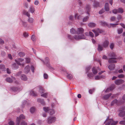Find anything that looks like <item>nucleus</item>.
<instances>
[{"mask_svg": "<svg viewBox=\"0 0 125 125\" xmlns=\"http://www.w3.org/2000/svg\"><path fill=\"white\" fill-rule=\"evenodd\" d=\"M25 62L26 63H29L30 62V59L28 58H25Z\"/></svg>", "mask_w": 125, "mask_h": 125, "instance_id": "nucleus-37", "label": "nucleus"}, {"mask_svg": "<svg viewBox=\"0 0 125 125\" xmlns=\"http://www.w3.org/2000/svg\"><path fill=\"white\" fill-rule=\"evenodd\" d=\"M84 30L82 28H78L76 31L77 34H82L84 32Z\"/></svg>", "mask_w": 125, "mask_h": 125, "instance_id": "nucleus-10", "label": "nucleus"}, {"mask_svg": "<svg viewBox=\"0 0 125 125\" xmlns=\"http://www.w3.org/2000/svg\"><path fill=\"white\" fill-rule=\"evenodd\" d=\"M74 17L75 19H77L78 20H79L81 18V17L80 15H78L77 13H76Z\"/></svg>", "mask_w": 125, "mask_h": 125, "instance_id": "nucleus-26", "label": "nucleus"}, {"mask_svg": "<svg viewBox=\"0 0 125 125\" xmlns=\"http://www.w3.org/2000/svg\"><path fill=\"white\" fill-rule=\"evenodd\" d=\"M98 68L99 69V68L98 67L97 68L95 67H94L92 69V71L93 74L94 75L98 73L97 69Z\"/></svg>", "mask_w": 125, "mask_h": 125, "instance_id": "nucleus-15", "label": "nucleus"}, {"mask_svg": "<svg viewBox=\"0 0 125 125\" xmlns=\"http://www.w3.org/2000/svg\"><path fill=\"white\" fill-rule=\"evenodd\" d=\"M31 40L33 41H35L36 40L35 36L34 35H32L31 37Z\"/></svg>", "mask_w": 125, "mask_h": 125, "instance_id": "nucleus-44", "label": "nucleus"}, {"mask_svg": "<svg viewBox=\"0 0 125 125\" xmlns=\"http://www.w3.org/2000/svg\"><path fill=\"white\" fill-rule=\"evenodd\" d=\"M23 13L26 15L28 17L30 16V15L29 13L26 11H24L23 12Z\"/></svg>", "mask_w": 125, "mask_h": 125, "instance_id": "nucleus-35", "label": "nucleus"}, {"mask_svg": "<svg viewBox=\"0 0 125 125\" xmlns=\"http://www.w3.org/2000/svg\"><path fill=\"white\" fill-rule=\"evenodd\" d=\"M104 9L106 11H108L110 10L109 4L108 3H106L105 5Z\"/></svg>", "mask_w": 125, "mask_h": 125, "instance_id": "nucleus-16", "label": "nucleus"}, {"mask_svg": "<svg viewBox=\"0 0 125 125\" xmlns=\"http://www.w3.org/2000/svg\"><path fill=\"white\" fill-rule=\"evenodd\" d=\"M103 49V47L101 45L99 44L98 45V47L97 48L98 50L99 51H102Z\"/></svg>", "mask_w": 125, "mask_h": 125, "instance_id": "nucleus-34", "label": "nucleus"}, {"mask_svg": "<svg viewBox=\"0 0 125 125\" xmlns=\"http://www.w3.org/2000/svg\"><path fill=\"white\" fill-rule=\"evenodd\" d=\"M118 102L117 100L115 99L113 100L111 103V105L112 106L114 105L115 104H116Z\"/></svg>", "mask_w": 125, "mask_h": 125, "instance_id": "nucleus-29", "label": "nucleus"}, {"mask_svg": "<svg viewBox=\"0 0 125 125\" xmlns=\"http://www.w3.org/2000/svg\"><path fill=\"white\" fill-rule=\"evenodd\" d=\"M21 21L22 23V24L23 26L25 27H26L27 26V23L26 22H25L22 20Z\"/></svg>", "mask_w": 125, "mask_h": 125, "instance_id": "nucleus-36", "label": "nucleus"}, {"mask_svg": "<svg viewBox=\"0 0 125 125\" xmlns=\"http://www.w3.org/2000/svg\"><path fill=\"white\" fill-rule=\"evenodd\" d=\"M31 70L33 73H34V67L32 65H31Z\"/></svg>", "mask_w": 125, "mask_h": 125, "instance_id": "nucleus-58", "label": "nucleus"}, {"mask_svg": "<svg viewBox=\"0 0 125 125\" xmlns=\"http://www.w3.org/2000/svg\"><path fill=\"white\" fill-rule=\"evenodd\" d=\"M23 35L25 37H27L28 36V33L26 32L24 33L23 34Z\"/></svg>", "mask_w": 125, "mask_h": 125, "instance_id": "nucleus-62", "label": "nucleus"}, {"mask_svg": "<svg viewBox=\"0 0 125 125\" xmlns=\"http://www.w3.org/2000/svg\"><path fill=\"white\" fill-rule=\"evenodd\" d=\"M115 65L114 64H111L108 66V68L111 71H112L115 69Z\"/></svg>", "mask_w": 125, "mask_h": 125, "instance_id": "nucleus-14", "label": "nucleus"}, {"mask_svg": "<svg viewBox=\"0 0 125 125\" xmlns=\"http://www.w3.org/2000/svg\"><path fill=\"white\" fill-rule=\"evenodd\" d=\"M28 93L29 94H35V92L33 89H32L29 91L28 92Z\"/></svg>", "mask_w": 125, "mask_h": 125, "instance_id": "nucleus-47", "label": "nucleus"}, {"mask_svg": "<svg viewBox=\"0 0 125 125\" xmlns=\"http://www.w3.org/2000/svg\"><path fill=\"white\" fill-rule=\"evenodd\" d=\"M43 77L44 79H47L48 78V75L46 73H44L43 74Z\"/></svg>", "mask_w": 125, "mask_h": 125, "instance_id": "nucleus-50", "label": "nucleus"}, {"mask_svg": "<svg viewBox=\"0 0 125 125\" xmlns=\"http://www.w3.org/2000/svg\"><path fill=\"white\" fill-rule=\"evenodd\" d=\"M18 55L20 57H23L25 55V54L24 52H19Z\"/></svg>", "mask_w": 125, "mask_h": 125, "instance_id": "nucleus-31", "label": "nucleus"}, {"mask_svg": "<svg viewBox=\"0 0 125 125\" xmlns=\"http://www.w3.org/2000/svg\"><path fill=\"white\" fill-rule=\"evenodd\" d=\"M67 78L69 79H71L73 77V76L71 74H68L67 75Z\"/></svg>", "mask_w": 125, "mask_h": 125, "instance_id": "nucleus-43", "label": "nucleus"}, {"mask_svg": "<svg viewBox=\"0 0 125 125\" xmlns=\"http://www.w3.org/2000/svg\"><path fill=\"white\" fill-rule=\"evenodd\" d=\"M118 13H122L124 12L122 8H119L118 9Z\"/></svg>", "mask_w": 125, "mask_h": 125, "instance_id": "nucleus-33", "label": "nucleus"}, {"mask_svg": "<svg viewBox=\"0 0 125 125\" xmlns=\"http://www.w3.org/2000/svg\"><path fill=\"white\" fill-rule=\"evenodd\" d=\"M68 37L71 40H73L74 38L76 40H78L80 39H86V38L85 36L83 34L81 35H75L74 36L73 38L71 37L70 35H68Z\"/></svg>", "mask_w": 125, "mask_h": 125, "instance_id": "nucleus-2", "label": "nucleus"}, {"mask_svg": "<svg viewBox=\"0 0 125 125\" xmlns=\"http://www.w3.org/2000/svg\"><path fill=\"white\" fill-rule=\"evenodd\" d=\"M110 96V95L109 94H107L104 96V98L105 99H107L109 98Z\"/></svg>", "mask_w": 125, "mask_h": 125, "instance_id": "nucleus-55", "label": "nucleus"}, {"mask_svg": "<svg viewBox=\"0 0 125 125\" xmlns=\"http://www.w3.org/2000/svg\"><path fill=\"white\" fill-rule=\"evenodd\" d=\"M30 71V67L29 65L26 66L24 69V72L25 73H28Z\"/></svg>", "mask_w": 125, "mask_h": 125, "instance_id": "nucleus-11", "label": "nucleus"}, {"mask_svg": "<svg viewBox=\"0 0 125 125\" xmlns=\"http://www.w3.org/2000/svg\"><path fill=\"white\" fill-rule=\"evenodd\" d=\"M95 79L96 80H98L100 79V75H96L95 76Z\"/></svg>", "mask_w": 125, "mask_h": 125, "instance_id": "nucleus-42", "label": "nucleus"}, {"mask_svg": "<svg viewBox=\"0 0 125 125\" xmlns=\"http://www.w3.org/2000/svg\"><path fill=\"white\" fill-rule=\"evenodd\" d=\"M4 43V41L1 38H0V44L1 45H3Z\"/></svg>", "mask_w": 125, "mask_h": 125, "instance_id": "nucleus-56", "label": "nucleus"}, {"mask_svg": "<svg viewBox=\"0 0 125 125\" xmlns=\"http://www.w3.org/2000/svg\"><path fill=\"white\" fill-rule=\"evenodd\" d=\"M93 31L94 33L95 34V37L99 35V34L96 32V31L95 30H93Z\"/></svg>", "mask_w": 125, "mask_h": 125, "instance_id": "nucleus-51", "label": "nucleus"}, {"mask_svg": "<svg viewBox=\"0 0 125 125\" xmlns=\"http://www.w3.org/2000/svg\"><path fill=\"white\" fill-rule=\"evenodd\" d=\"M9 124L10 125H14V122L12 121H10L9 123Z\"/></svg>", "mask_w": 125, "mask_h": 125, "instance_id": "nucleus-64", "label": "nucleus"}, {"mask_svg": "<svg viewBox=\"0 0 125 125\" xmlns=\"http://www.w3.org/2000/svg\"><path fill=\"white\" fill-rule=\"evenodd\" d=\"M119 116L120 117H123L125 115V111H122L120 112L119 114Z\"/></svg>", "mask_w": 125, "mask_h": 125, "instance_id": "nucleus-24", "label": "nucleus"}, {"mask_svg": "<svg viewBox=\"0 0 125 125\" xmlns=\"http://www.w3.org/2000/svg\"><path fill=\"white\" fill-rule=\"evenodd\" d=\"M5 81L6 82L9 83H11L14 82L16 83H18V82L16 80V79L15 77L11 76V78L10 77H7L5 80Z\"/></svg>", "mask_w": 125, "mask_h": 125, "instance_id": "nucleus-4", "label": "nucleus"}, {"mask_svg": "<svg viewBox=\"0 0 125 125\" xmlns=\"http://www.w3.org/2000/svg\"><path fill=\"white\" fill-rule=\"evenodd\" d=\"M102 32V31L100 29H98L96 30V32L98 34L99 33H101Z\"/></svg>", "mask_w": 125, "mask_h": 125, "instance_id": "nucleus-53", "label": "nucleus"}, {"mask_svg": "<svg viewBox=\"0 0 125 125\" xmlns=\"http://www.w3.org/2000/svg\"><path fill=\"white\" fill-rule=\"evenodd\" d=\"M125 81L124 80L121 79H119L116 80L115 81V83L117 85H119L122 84L124 83Z\"/></svg>", "mask_w": 125, "mask_h": 125, "instance_id": "nucleus-9", "label": "nucleus"}, {"mask_svg": "<svg viewBox=\"0 0 125 125\" xmlns=\"http://www.w3.org/2000/svg\"><path fill=\"white\" fill-rule=\"evenodd\" d=\"M123 31V30L122 28L119 29L118 30V33L119 34L121 33Z\"/></svg>", "mask_w": 125, "mask_h": 125, "instance_id": "nucleus-48", "label": "nucleus"}, {"mask_svg": "<svg viewBox=\"0 0 125 125\" xmlns=\"http://www.w3.org/2000/svg\"><path fill=\"white\" fill-rule=\"evenodd\" d=\"M91 6L90 5L87 4L84 8L85 11L89 16H90L89 12L90 11Z\"/></svg>", "mask_w": 125, "mask_h": 125, "instance_id": "nucleus-6", "label": "nucleus"}, {"mask_svg": "<svg viewBox=\"0 0 125 125\" xmlns=\"http://www.w3.org/2000/svg\"><path fill=\"white\" fill-rule=\"evenodd\" d=\"M56 120V118L55 117H50L48 118L47 123L50 124L54 122Z\"/></svg>", "mask_w": 125, "mask_h": 125, "instance_id": "nucleus-8", "label": "nucleus"}, {"mask_svg": "<svg viewBox=\"0 0 125 125\" xmlns=\"http://www.w3.org/2000/svg\"><path fill=\"white\" fill-rule=\"evenodd\" d=\"M99 5V3L98 2L95 1L94 2L93 4V6L94 7H98Z\"/></svg>", "mask_w": 125, "mask_h": 125, "instance_id": "nucleus-30", "label": "nucleus"}, {"mask_svg": "<svg viewBox=\"0 0 125 125\" xmlns=\"http://www.w3.org/2000/svg\"><path fill=\"white\" fill-rule=\"evenodd\" d=\"M37 101L39 103H40L42 105H44L45 104V102L43 99L40 98H38L37 99Z\"/></svg>", "mask_w": 125, "mask_h": 125, "instance_id": "nucleus-18", "label": "nucleus"}, {"mask_svg": "<svg viewBox=\"0 0 125 125\" xmlns=\"http://www.w3.org/2000/svg\"><path fill=\"white\" fill-rule=\"evenodd\" d=\"M8 58L10 60L12 59V57L11 55L10 54H9L8 55Z\"/></svg>", "mask_w": 125, "mask_h": 125, "instance_id": "nucleus-63", "label": "nucleus"}, {"mask_svg": "<svg viewBox=\"0 0 125 125\" xmlns=\"http://www.w3.org/2000/svg\"><path fill=\"white\" fill-rule=\"evenodd\" d=\"M93 73H88L87 74V76L90 79H92L94 77V75Z\"/></svg>", "mask_w": 125, "mask_h": 125, "instance_id": "nucleus-28", "label": "nucleus"}, {"mask_svg": "<svg viewBox=\"0 0 125 125\" xmlns=\"http://www.w3.org/2000/svg\"><path fill=\"white\" fill-rule=\"evenodd\" d=\"M115 88V86L114 85H112L109 88L110 90L111 91H112Z\"/></svg>", "mask_w": 125, "mask_h": 125, "instance_id": "nucleus-39", "label": "nucleus"}, {"mask_svg": "<svg viewBox=\"0 0 125 125\" xmlns=\"http://www.w3.org/2000/svg\"><path fill=\"white\" fill-rule=\"evenodd\" d=\"M118 24H112L110 23L108 26V27L109 28L111 27H115Z\"/></svg>", "mask_w": 125, "mask_h": 125, "instance_id": "nucleus-23", "label": "nucleus"}, {"mask_svg": "<svg viewBox=\"0 0 125 125\" xmlns=\"http://www.w3.org/2000/svg\"><path fill=\"white\" fill-rule=\"evenodd\" d=\"M119 124L121 125H125V120L121 121L119 122Z\"/></svg>", "mask_w": 125, "mask_h": 125, "instance_id": "nucleus-59", "label": "nucleus"}, {"mask_svg": "<svg viewBox=\"0 0 125 125\" xmlns=\"http://www.w3.org/2000/svg\"><path fill=\"white\" fill-rule=\"evenodd\" d=\"M0 68L2 71H5L6 69L4 65L3 64L0 65Z\"/></svg>", "mask_w": 125, "mask_h": 125, "instance_id": "nucleus-22", "label": "nucleus"}, {"mask_svg": "<svg viewBox=\"0 0 125 125\" xmlns=\"http://www.w3.org/2000/svg\"><path fill=\"white\" fill-rule=\"evenodd\" d=\"M12 68L14 69H17L19 67L18 65L16 63L13 64L12 66Z\"/></svg>", "mask_w": 125, "mask_h": 125, "instance_id": "nucleus-19", "label": "nucleus"}, {"mask_svg": "<svg viewBox=\"0 0 125 125\" xmlns=\"http://www.w3.org/2000/svg\"><path fill=\"white\" fill-rule=\"evenodd\" d=\"M11 90L13 91H15L18 90V88L16 87H13L11 88Z\"/></svg>", "mask_w": 125, "mask_h": 125, "instance_id": "nucleus-45", "label": "nucleus"}, {"mask_svg": "<svg viewBox=\"0 0 125 125\" xmlns=\"http://www.w3.org/2000/svg\"><path fill=\"white\" fill-rule=\"evenodd\" d=\"M24 61V59L22 58H18L16 59L15 62L19 65L22 66H24L25 65V63L23 62Z\"/></svg>", "mask_w": 125, "mask_h": 125, "instance_id": "nucleus-5", "label": "nucleus"}, {"mask_svg": "<svg viewBox=\"0 0 125 125\" xmlns=\"http://www.w3.org/2000/svg\"><path fill=\"white\" fill-rule=\"evenodd\" d=\"M29 11L31 13H33L35 11V9L33 6H31L29 8Z\"/></svg>", "mask_w": 125, "mask_h": 125, "instance_id": "nucleus-17", "label": "nucleus"}, {"mask_svg": "<svg viewBox=\"0 0 125 125\" xmlns=\"http://www.w3.org/2000/svg\"><path fill=\"white\" fill-rule=\"evenodd\" d=\"M104 91V92L105 93H107L109 92H110L111 91L110 90L109 88H107L106 90Z\"/></svg>", "mask_w": 125, "mask_h": 125, "instance_id": "nucleus-57", "label": "nucleus"}, {"mask_svg": "<svg viewBox=\"0 0 125 125\" xmlns=\"http://www.w3.org/2000/svg\"><path fill=\"white\" fill-rule=\"evenodd\" d=\"M21 125H27V123L24 121H22L21 123Z\"/></svg>", "mask_w": 125, "mask_h": 125, "instance_id": "nucleus-61", "label": "nucleus"}, {"mask_svg": "<svg viewBox=\"0 0 125 125\" xmlns=\"http://www.w3.org/2000/svg\"><path fill=\"white\" fill-rule=\"evenodd\" d=\"M22 73V71H20L18 72L15 75L16 76H19Z\"/></svg>", "mask_w": 125, "mask_h": 125, "instance_id": "nucleus-52", "label": "nucleus"}, {"mask_svg": "<svg viewBox=\"0 0 125 125\" xmlns=\"http://www.w3.org/2000/svg\"><path fill=\"white\" fill-rule=\"evenodd\" d=\"M112 12L113 13L116 14L118 13V9H114L112 10Z\"/></svg>", "mask_w": 125, "mask_h": 125, "instance_id": "nucleus-41", "label": "nucleus"}, {"mask_svg": "<svg viewBox=\"0 0 125 125\" xmlns=\"http://www.w3.org/2000/svg\"><path fill=\"white\" fill-rule=\"evenodd\" d=\"M34 19L33 18L31 17H29L28 19V21L29 23H33V22Z\"/></svg>", "mask_w": 125, "mask_h": 125, "instance_id": "nucleus-27", "label": "nucleus"}, {"mask_svg": "<svg viewBox=\"0 0 125 125\" xmlns=\"http://www.w3.org/2000/svg\"><path fill=\"white\" fill-rule=\"evenodd\" d=\"M70 32L72 34L75 33L76 32V31L73 28L72 29L70 30Z\"/></svg>", "mask_w": 125, "mask_h": 125, "instance_id": "nucleus-40", "label": "nucleus"}, {"mask_svg": "<svg viewBox=\"0 0 125 125\" xmlns=\"http://www.w3.org/2000/svg\"><path fill=\"white\" fill-rule=\"evenodd\" d=\"M116 19L115 17L114 16H112L111 17L110 19V21H114Z\"/></svg>", "mask_w": 125, "mask_h": 125, "instance_id": "nucleus-54", "label": "nucleus"}, {"mask_svg": "<svg viewBox=\"0 0 125 125\" xmlns=\"http://www.w3.org/2000/svg\"><path fill=\"white\" fill-rule=\"evenodd\" d=\"M25 116L22 114L20 115L19 117H17L16 119L17 124L19 125L20 124V121L21 120L25 119Z\"/></svg>", "mask_w": 125, "mask_h": 125, "instance_id": "nucleus-7", "label": "nucleus"}, {"mask_svg": "<svg viewBox=\"0 0 125 125\" xmlns=\"http://www.w3.org/2000/svg\"><path fill=\"white\" fill-rule=\"evenodd\" d=\"M108 56L109 57L110 56L111 57L109 58V60L108 61L109 63H114L116 62L117 61L115 60L117 59V58L114 53H112L110 55H109Z\"/></svg>", "mask_w": 125, "mask_h": 125, "instance_id": "nucleus-1", "label": "nucleus"}, {"mask_svg": "<svg viewBox=\"0 0 125 125\" xmlns=\"http://www.w3.org/2000/svg\"><path fill=\"white\" fill-rule=\"evenodd\" d=\"M118 123L117 121H114L112 119H109L108 116L104 123H106L105 125H115Z\"/></svg>", "mask_w": 125, "mask_h": 125, "instance_id": "nucleus-3", "label": "nucleus"}, {"mask_svg": "<svg viewBox=\"0 0 125 125\" xmlns=\"http://www.w3.org/2000/svg\"><path fill=\"white\" fill-rule=\"evenodd\" d=\"M91 68V66H87L85 68V70L86 73H88L90 72Z\"/></svg>", "mask_w": 125, "mask_h": 125, "instance_id": "nucleus-20", "label": "nucleus"}, {"mask_svg": "<svg viewBox=\"0 0 125 125\" xmlns=\"http://www.w3.org/2000/svg\"><path fill=\"white\" fill-rule=\"evenodd\" d=\"M43 110L46 112L49 111L50 110L49 108L48 107H43Z\"/></svg>", "mask_w": 125, "mask_h": 125, "instance_id": "nucleus-32", "label": "nucleus"}, {"mask_svg": "<svg viewBox=\"0 0 125 125\" xmlns=\"http://www.w3.org/2000/svg\"><path fill=\"white\" fill-rule=\"evenodd\" d=\"M90 16H89L88 15V16H86L85 17H84L83 19V22H86L87 20L89 18V17Z\"/></svg>", "mask_w": 125, "mask_h": 125, "instance_id": "nucleus-38", "label": "nucleus"}, {"mask_svg": "<svg viewBox=\"0 0 125 125\" xmlns=\"http://www.w3.org/2000/svg\"><path fill=\"white\" fill-rule=\"evenodd\" d=\"M88 26L90 27H95L96 25L95 23L93 22H91L88 24Z\"/></svg>", "mask_w": 125, "mask_h": 125, "instance_id": "nucleus-21", "label": "nucleus"}, {"mask_svg": "<svg viewBox=\"0 0 125 125\" xmlns=\"http://www.w3.org/2000/svg\"><path fill=\"white\" fill-rule=\"evenodd\" d=\"M48 113L50 115H53L55 113L54 111L52 109H50Z\"/></svg>", "mask_w": 125, "mask_h": 125, "instance_id": "nucleus-25", "label": "nucleus"}, {"mask_svg": "<svg viewBox=\"0 0 125 125\" xmlns=\"http://www.w3.org/2000/svg\"><path fill=\"white\" fill-rule=\"evenodd\" d=\"M89 35L93 37L94 36V34L92 32L90 31L89 32Z\"/></svg>", "mask_w": 125, "mask_h": 125, "instance_id": "nucleus-60", "label": "nucleus"}, {"mask_svg": "<svg viewBox=\"0 0 125 125\" xmlns=\"http://www.w3.org/2000/svg\"><path fill=\"white\" fill-rule=\"evenodd\" d=\"M109 43V42L107 40H105L102 44L104 48L107 47Z\"/></svg>", "mask_w": 125, "mask_h": 125, "instance_id": "nucleus-13", "label": "nucleus"}, {"mask_svg": "<svg viewBox=\"0 0 125 125\" xmlns=\"http://www.w3.org/2000/svg\"><path fill=\"white\" fill-rule=\"evenodd\" d=\"M125 77V75L123 74H120L118 75V77L119 78H123Z\"/></svg>", "mask_w": 125, "mask_h": 125, "instance_id": "nucleus-49", "label": "nucleus"}, {"mask_svg": "<svg viewBox=\"0 0 125 125\" xmlns=\"http://www.w3.org/2000/svg\"><path fill=\"white\" fill-rule=\"evenodd\" d=\"M35 108L34 107H32L30 109V111L31 113H32L34 112L35 111Z\"/></svg>", "mask_w": 125, "mask_h": 125, "instance_id": "nucleus-46", "label": "nucleus"}, {"mask_svg": "<svg viewBox=\"0 0 125 125\" xmlns=\"http://www.w3.org/2000/svg\"><path fill=\"white\" fill-rule=\"evenodd\" d=\"M21 79L24 81H26L27 80L28 78L27 76L24 74H22L20 77Z\"/></svg>", "mask_w": 125, "mask_h": 125, "instance_id": "nucleus-12", "label": "nucleus"}]
</instances>
